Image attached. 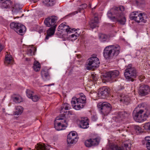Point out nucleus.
I'll list each match as a JSON object with an SVG mask.
<instances>
[{"label":"nucleus","instance_id":"f257e3e1","mask_svg":"<svg viewBox=\"0 0 150 150\" xmlns=\"http://www.w3.org/2000/svg\"><path fill=\"white\" fill-rule=\"evenodd\" d=\"M125 8L123 6L112 8L107 13V15L111 20L117 21L120 24L124 25L126 22V18L122 13Z\"/></svg>","mask_w":150,"mask_h":150},{"label":"nucleus","instance_id":"f03ea898","mask_svg":"<svg viewBox=\"0 0 150 150\" xmlns=\"http://www.w3.org/2000/svg\"><path fill=\"white\" fill-rule=\"evenodd\" d=\"M120 51V47L118 45H110L105 48L103 54L106 59L112 61L115 59Z\"/></svg>","mask_w":150,"mask_h":150},{"label":"nucleus","instance_id":"7ed1b4c3","mask_svg":"<svg viewBox=\"0 0 150 150\" xmlns=\"http://www.w3.org/2000/svg\"><path fill=\"white\" fill-rule=\"evenodd\" d=\"M150 114V111L145 108L144 109H141L138 111H137L135 110H134L133 112V116L136 122H141L146 120V118L148 117Z\"/></svg>","mask_w":150,"mask_h":150},{"label":"nucleus","instance_id":"20e7f679","mask_svg":"<svg viewBox=\"0 0 150 150\" xmlns=\"http://www.w3.org/2000/svg\"><path fill=\"white\" fill-rule=\"evenodd\" d=\"M86 103V98L84 95L80 94L78 98L74 97L71 101V104L73 108L79 110L83 108Z\"/></svg>","mask_w":150,"mask_h":150},{"label":"nucleus","instance_id":"39448f33","mask_svg":"<svg viewBox=\"0 0 150 150\" xmlns=\"http://www.w3.org/2000/svg\"><path fill=\"white\" fill-rule=\"evenodd\" d=\"M124 75L127 81L133 82L134 80V79L138 76V72L134 67L132 64H129L126 67Z\"/></svg>","mask_w":150,"mask_h":150},{"label":"nucleus","instance_id":"423d86ee","mask_svg":"<svg viewBox=\"0 0 150 150\" xmlns=\"http://www.w3.org/2000/svg\"><path fill=\"white\" fill-rule=\"evenodd\" d=\"M62 116L57 117L54 122V127L57 130H62L65 129L67 125V122L65 119L64 114Z\"/></svg>","mask_w":150,"mask_h":150},{"label":"nucleus","instance_id":"0eeeda50","mask_svg":"<svg viewBox=\"0 0 150 150\" xmlns=\"http://www.w3.org/2000/svg\"><path fill=\"white\" fill-rule=\"evenodd\" d=\"M94 56L89 58L87 61L86 67L87 70L94 69L99 66L100 63L99 60L96 57V55Z\"/></svg>","mask_w":150,"mask_h":150},{"label":"nucleus","instance_id":"6e6552de","mask_svg":"<svg viewBox=\"0 0 150 150\" xmlns=\"http://www.w3.org/2000/svg\"><path fill=\"white\" fill-rule=\"evenodd\" d=\"M100 113L104 116L107 115L111 110V105L108 103H100L97 105Z\"/></svg>","mask_w":150,"mask_h":150},{"label":"nucleus","instance_id":"1a4fd4ad","mask_svg":"<svg viewBox=\"0 0 150 150\" xmlns=\"http://www.w3.org/2000/svg\"><path fill=\"white\" fill-rule=\"evenodd\" d=\"M10 27L18 34L21 35H22L23 33L26 30V28L25 26L20 23H11L10 24Z\"/></svg>","mask_w":150,"mask_h":150},{"label":"nucleus","instance_id":"9d476101","mask_svg":"<svg viewBox=\"0 0 150 150\" xmlns=\"http://www.w3.org/2000/svg\"><path fill=\"white\" fill-rule=\"evenodd\" d=\"M133 13L134 16L131 17V19L134 20L138 23L141 22H146V20L145 19L146 16L145 15H143L142 13H139L137 12L136 13L133 12Z\"/></svg>","mask_w":150,"mask_h":150},{"label":"nucleus","instance_id":"9b49d317","mask_svg":"<svg viewBox=\"0 0 150 150\" xmlns=\"http://www.w3.org/2000/svg\"><path fill=\"white\" fill-rule=\"evenodd\" d=\"M58 18L56 16H52L46 18L44 21L45 24L47 27H52L55 24Z\"/></svg>","mask_w":150,"mask_h":150},{"label":"nucleus","instance_id":"f8f14e48","mask_svg":"<svg viewBox=\"0 0 150 150\" xmlns=\"http://www.w3.org/2000/svg\"><path fill=\"white\" fill-rule=\"evenodd\" d=\"M76 132L74 131L70 132L67 136L68 144H72L75 143L77 141L78 138Z\"/></svg>","mask_w":150,"mask_h":150},{"label":"nucleus","instance_id":"ddd939ff","mask_svg":"<svg viewBox=\"0 0 150 150\" xmlns=\"http://www.w3.org/2000/svg\"><path fill=\"white\" fill-rule=\"evenodd\" d=\"M100 142L98 138L90 139L85 141V144L87 147H91L92 146H96L98 145Z\"/></svg>","mask_w":150,"mask_h":150},{"label":"nucleus","instance_id":"4468645a","mask_svg":"<svg viewBox=\"0 0 150 150\" xmlns=\"http://www.w3.org/2000/svg\"><path fill=\"white\" fill-rule=\"evenodd\" d=\"M110 93L109 89L106 87H103L101 91L98 92V96L101 98L105 99L108 96Z\"/></svg>","mask_w":150,"mask_h":150},{"label":"nucleus","instance_id":"2eb2a0df","mask_svg":"<svg viewBox=\"0 0 150 150\" xmlns=\"http://www.w3.org/2000/svg\"><path fill=\"white\" fill-rule=\"evenodd\" d=\"M110 148L112 150H130V147L129 146V145L127 143L123 144L122 146L121 147L113 144H111L110 145Z\"/></svg>","mask_w":150,"mask_h":150},{"label":"nucleus","instance_id":"dca6fc26","mask_svg":"<svg viewBox=\"0 0 150 150\" xmlns=\"http://www.w3.org/2000/svg\"><path fill=\"white\" fill-rule=\"evenodd\" d=\"M150 88L148 86L142 85L139 87V93L140 95L142 96H144L148 94Z\"/></svg>","mask_w":150,"mask_h":150},{"label":"nucleus","instance_id":"f3484780","mask_svg":"<svg viewBox=\"0 0 150 150\" xmlns=\"http://www.w3.org/2000/svg\"><path fill=\"white\" fill-rule=\"evenodd\" d=\"M119 72L117 70L110 71L106 73L105 77L109 79L112 80L118 76Z\"/></svg>","mask_w":150,"mask_h":150},{"label":"nucleus","instance_id":"a211bd4d","mask_svg":"<svg viewBox=\"0 0 150 150\" xmlns=\"http://www.w3.org/2000/svg\"><path fill=\"white\" fill-rule=\"evenodd\" d=\"M59 28L62 30H65L66 32L68 33H70L71 32L72 33L74 30L77 31V29L75 30V28H71L69 26H67L65 24L63 23L61 24L59 26Z\"/></svg>","mask_w":150,"mask_h":150},{"label":"nucleus","instance_id":"6ab92c4d","mask_svg":"<svg viewBox=\"0 0 150 150\" xmlns=\"http://www.w3.org/2000/svg\"><path fill=\"white\" fill-rule=\"evenodd\" d=\"M88 125L87 118L86 117L82 118L79 124L80 127L83 129H86L88 127Z\"/></svg>","mask_w":150,"mask_h":150},{"label":"nucleus","instance_id":"aec40b11","mask_svg":"<svg viewBox=\"0 0 150 150\" xmlns=\"http://www.w3.org/2000/svg\"><path fill=\"white\" fill-rule=\"evenodd\" d=\"M99 23L98 18L95 16L94 19L91 21L89 23V25L92 29L95 28L96 27H98V24Z\"/></svg>","mask_w":150,"mask_h":150},{"label":"nucleus","instance_id":"412c9836","mask_svg":"<svg viewBox=\"0 0 150 150\" xmlns=\"http://www.w3.org/2000/svg\"><path fill=\"white\" fill-rule=\"evenodd\" d=\"M12 1L10 0H6L2 3L1 6L3 9L10 8L12 6Z\"/></svg>","mask_w":150,"mask_h":150},{"label":"nucleus","instance_id":"4be33fe9","mask_svg":"<svg viewBox=\"0 0 150 150\" xmlns=\"http://www.w3.org/2000/svg\"><path fill=\"white\" fill-rule=\"evenodd\" d=\"M57 25L53 26L50 27L47 31V35L45 37V39H48L50 37L53 35L54 33L55 28Z\"/></svg>","mask_w":150,"mask_h":150},{"label":"nucleus","instance_id":"5701e85b","mask_svg":"<svg viewBox=\"0 0 150 150\" xmlns=\"http://www.w3.org/2000/svg\"><path fill=\"white\" fill-rule=\"evenodd\" d=\"M4 63L6 65L11 64L13 63V60L11 55L8 54L6 55Z\"/></svg>","mask_w":150,"mask_h":150},{"label":"nucleus","instance_id":"b1692460","mask_svg":"<svg viewBox=\"0 0 150 150\" xmlns=\"http://www.w3.org/2000/svg\"><path fill=\"white\" fill-rule=\"evenodd\" d=\"M126 114V113L124 112H119L117 116L115 117V121L117 122L118 121H120L122 120L125 117Z\"/></svg>","mask_w":150,"mask_h":150},{"label":"nucleus","instance_id":"393cba45","mask_svg":"<svg viewBox=\"0 0 150 150\" xmlns=\"http://www.w3.org/2000/svg\"><path fill=\"white\" fill-rule=\"evenodd\" d=\"M120 101L121 102L125 103L126 104L129 102L130 100L129 98L127 96H125L124 94H120Z\"/></svg>","mask_w":150,"mask_h":150},{"label":"nucleus","instance_id":"a878e982","mask_svg":"<svg viewBox=\"0 0 150 150\" xmlns=\"http://www.w3.org/2000/svg\"><path fill=\"white\" fill-rule=\"evenodd\" d=\"M35 148L36 150H49V147L44 144H37Z\"/></svg>","mask_w":150,"mask_h":150},{"label":"nucleus","instance_id":"bb28decb","mask_svg":"<svg viewBox=\"0 0 150 150\" xmlns=\"http://www.w3.org/2000/svg\"><path fill=\"white\" fill-rule=\"evenodd\" d=\"M143 144L146 145V147L148 150H150V137L147 136L145 138L144 140L143 141Z\"/></svg>","mask_w":150,"mask_h":150},{"label":"nucleus","instance_id":"cd10ccee","mask_svg":"<svg viewBox=\"0 0 150 150\" xmlns=\"http://www.w3.org/2000/svg\"><path fill=\"white\" fill-rule=\"evenodd\" d=\"M12 99L13 101L16 103H19L22 101L21 98L19 96H12Z\"/></svg>","mask_w":150,"mask_h":150},{"label":"nucleus","instance_id":"c85d7f7f","mask_svg":"<svg viewBox=\"0 0 150 150\" xmlns=\"http://www.w3.org/2000/svg\"><path fill=\"white\" fill-rule=\"evenodd\" d=\"M33 67L36 71H39L41 67L40 64L38 62L35 60L34 62Z\"/></svg>","mask_w":150,"mask_h":150},{"label":"nucleus","instance_id":"c756f323","mask_svg":"<svg viewBox=\"0 0 150 150\" xmlns=\"http://www.w3.org/2000/svg\"><path fill=\"white\" fill-rule=\"evenodd\" d=\"M41 74L43 79H49L50 76L47 71L43 70H42Z\"/></svg>","mask_w":150,"mask_h":150},{"label":"nucleus","instance_id":"7c9ffc66","mask_svg":"<svg viewBox=\"0 0 150 150\" xmlns=\"http://www.w3.org/2000/svg\"><path fill=\"white\" fill-rule=\"evenodd\" d=\"M42 2L45 5L47 6H52L54 4V0H42Z\"/></svg>","mask_w":150,"mask_h":150},{"label":"nucleus","instance_id":"2f4dec72","mask_svg":"<svg viewBox=\"0 0 150 150\" xmlns=\"http://www.w3.org/2000/svg\"><path fill=\"white\" fill-rule=\"evenodd\" d=\"M99 37L100 40L103 42L106 41L108 38V37L107 35L103 34H99Z\"/></svg>","mask_w":150,"mask_h":150},{"label":"nucleus","instance_id":"473e14b6","mask_svg":"<svg viewBox=\"0 0 150 150\" xmlns=\"http://www.w3.org/2000/svg\"><path fill=\"white\" fill-rule=\"evenodd\" d=\"M80 33V32L78 31L76 32L74 34H72L70 35V37L71 38V40L73 41L76 40L79 37Z\"/></svg>","mask_w":150,"mask_h":150},{"label":"nucleus","instance_id":"72a5a7b5","mask_svg":"<svg viewBox=\"0 0 150 150\" xmlns=\"http://www.w3.org/2000/svg\"><path fill=\"white\" fill-rule=\"evenodd\" d=\"M36 49L34 47L32 48L31 49H28L27 54L29 56H32L34 55L35 52H36Z\"/></svg>","mask_w":150,"mask_h":150},{"label":"nucleus","instance_id":"f704fd0d","mask_svg":"<svg viewBox=\"0 0 150 150\" xmlns=\"http://www.w3.org/2000/svg\"><path fill=\"white\" fill-rule=\"evenodd\" d=\"M23 108L21 106H18L16 107L15 112V115H20L23 112Z\"/></svg>","mask_w":150,"mask_h":150},{"label":"nucleus","instance_id":"c9c22d12","mask_svg":"<svg viewBox=\"0 0 150 150\" xmlns=\"http://www.w3.org/2000/svg\"><path fill=\"white\" fill-rule=\"evenodd\" d=\"M70 108V106L69 104L67 103H64L63 105L62 106V110L60 111V112H63V110L64 109L65 110H69Z\"/></svg>","mask_w":150,"mask_h":150},{"label":"nucleus","instance_id":"e433bc0d","mask_svg":"<svg viewBox=\"0 0 150 150\" xmlns=\"http://www.w3.org/2000/svg\"><path fill=\"white\" fill-rule=\"evenodd\" d=\"M26 93L28 97L30 98L33 95V94L34 93V92L33 91L29 89H27L26 90Z\"/></svg>","mask_w":150,"mask_h":150},{"label":"nucleus","instance_id":"4c0bfd02","mask_svg":"<svg viewBox=\"0 0 150 150\" xmlns=\"http://www.w3.org/2000/svg\"><path fill=\"white\" fill-rule=\"evenodd\" d=\"M40 98V97L37 95H33L30 98L32 99V100L35 102L38 101Z\"/></svg>","mask_w":150,"mask_h":150},{"label":"nucleus","instance_id":"58836bf2","mask_svg":"<svg viewBox=\"0 0 150 150\" xmlns=\"http://www.w3.org/2000/svg\"><path fill=\"white\" fill-rule=\"evenodd\" d=\"M144 127L146 130H150V122L146 123L144 124Z\"/></svg>","mask_w":150,"mask_h":150},{"label":"nucleus","instance_id":"ea45409f","mask_svg":"<svg viewBox=\"0 0 150 150\" xmlns=\"http://www.w3.org/2000/svg\"><path fill=\"white\" fill-rule=\"evenodd\" d=\"M18 6H19L17 5H15V6L13 8V11L15 12H17L20 10L21 8L18 7Z\"/></svg>","mask_w":150,"mask_h":150},{"label":"nucleus","instance_id":"a19ab883","mask_svg":"<svg viewBox=\"0 0 150 150\" xmlns=\"http://www.w3.org/2000/svg\"><path fill=\"white\" fill-rule=\"evenodd\" d=\"M134 129L136 131V132H138V133L140 132L141 131V129L139 126H135L134 127Z\"/></svg>","mask_w":150,"mask_h":150},{"label":"nucleus","instance_id":"79ce46f5","mask_svg":"<svg viewBox=\"0 0 150 150\" xmlns=\"http://www.w3.org/2000/svg\"><path fill=\"white\" fill-rule=\"evenodd\" d=\"M136 2L138 5L144 4L145 3L144 0H136Z\"/></svg>","mask_w":150,"mask_h":150},{"label":"nucleus","instance_id":"37998d69","mask_svg":"<svg viewBox=\"0 0 150 150\" xmlns=\"http://www.w3.org/2000/svg\"><path fill=\"white\" fill-rule=\"evenodd\" d=\"M97 119L98 118L96 115H93L91 117L92 120L93 121H96Z\"/></svg>","mask_w":150,"mask_h":150},{"label":"nucleus","instance_id":"c03bdc74","mask_svg":"<svg viewBox=\"0 0 150 150\" xmlns=\"http://www.w3.org/2000/svg\"><path fill=\"white\" fill-rule=\"evenodd\" d=\"M91 77L94 81H96L98 80V78L96 75L92 74L91 75Z\"/></svg>","mask_w":150,"mask_h":150},{"label":"nucleus","instance_id":"a18cd8bd","mask_svg":"<svg viewBox=\"0 0 150 150\" xmlns=\"http://www.w3.org/2000/svg\"><path fill=\"white\" fill-rule=\"evenodd\" d=\"M145 105L144 103H142L141 104L138 105V107L139 108H144V106Z\"/></svg>","mask_w":150,"mask_h":150},{"label":"nucleus","instance_id":"49530a36","mask_svg":"<svg viewBox=\"0 0 150 150\" xmlns=\"http://www.w3.org/2000/svg\"><path fill=\"white\" fill-rule=\"evenodd\" d=\"M80 6L82 7V8L84 9L85 8L87 7V6L86 4H83L81 5Z\"/></svg>","mask_w":150,"mask_h":150},{"label":"nucleus","instance_id":"de8ad7c7","mask_svg":"<svg viewBox=\"0 0 150 150\" xmlns=\"http://www.w3.org/2000/svg\"><path fill=\"white\" fill-rule=\"evenodd\" d=\"M82 9H83V8H82V7L79 8L78 9V10L77 11H75V12H76V13H77L78 12H80L81 11Z\"/></svg>","mask_w":150,"mask_h":150},{"label":"nucleus","instance_id":"09e8293b","mask_svg":"<svg viewBox=\"0 0 150 150\" xmlns=\"http://www.w3.org/2000/svg\"><path fill=\"white\" fill-rule=\"evenodd\" d=\"M118 87V88L117 89V90H120L121 89H122L123 88V87H121V86H119Z\"/></svg>","mask_w":150,"mask_h":150},{"label":"nucleus","instance_id":"8fccbe9b","mask_svg":"<svg viewBox=\"0 0 150 150\" xmlns=\"http://www.w3.org/2000/svg\"><path fill=\"white\" fill-rule=\"evenodd\" d=\"M3 46L1 44H0V52L2 50V49L3 48Z\"/></svg>","mask_w":150,"mask_h":150},{"label":"nucleus","instance_id":"3c124183","mask_svg":"<svg viewBox=\"0 0 150 150\" xmlns=\"http://www.w3.org/2000/svg\"><path fill=\"white\" fill-rule=\"evenodd\" d=\"M5 0H0V2L1 3V4H2V2H3Z\"/></svg>","mask_w":150,"mask_h":150},{"label":"nucleus","instance_id":"603ef678","mask_svg":"<svg viewBox=\"0 0 150 150\" xmlns=\"http://www.w3.org/2000/svg\"><path fill=\"white\" fill-rule=\"evenodd\" d=\"M22 148L19 147L18 149L17 150H22Z\"/></svg>","mask_w":150,"mask_h":150},{"label":"nucleus","instance_id":"864d4df0","mask_svg":"<svg viewBox=\"0 0 150 150\" xmlns=\"http://www.w3.org/2000/svg\"><path fill=\"white\" fill-rule=\"evenodd\" d=\"M68 114L71 115V113L70 111H68Z\"/></svg>","mask_w":150,"mask_h":150},{"label":"nucleus","instance_id":"5fc2aeb1","mask_svg":"<svg viewBox=\"0 0 150 150\" xmlns=\"http://www.w3.org/2000/svg\"><path fill=\"white\" fill-rule=\"evenodd\" d=\"M26 60L27 61H28V59H27V58H26Z\"/></svg>","mask_w":150,"mask_h":150},{"label":"nucleus","instance_id":"6e6d98bb","mask_svg":"<svg viewBox=\"0 0 150 150\" xmlns=\"http://www.w3.org/2000/svg\"><path fill=\"white\" fill-rule=\"evenodd\" d=\"M48 86H50V85H48Z\"/></svg>","mask_w":150,"mask_h":150}]
</instances>
